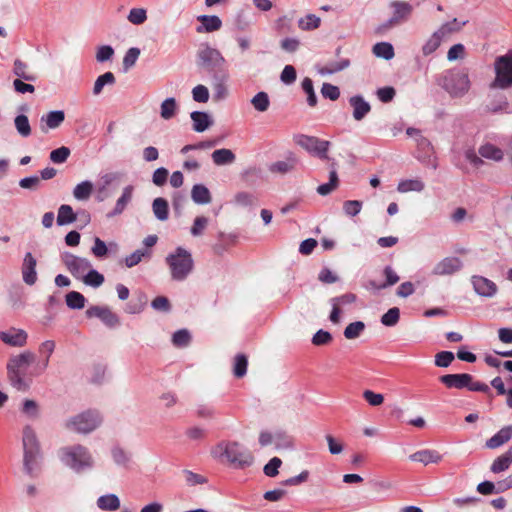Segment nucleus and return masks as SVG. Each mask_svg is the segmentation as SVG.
Masks as SVG:
<instances>
[{"label":"nucleus","mask_w":512,"mask_h":512,"mask_svg":"<svg viewBox=\"0 0 512 512\" xmlns=\"http://www.w3.org/2000/svg\"><path fill=\"white\" fill-rule=\"evenodd\" d=\"M213 455L225 459L236 469H245L254 463L252 452L237 441H221L212 451Z\"/></svg>","instance_id":"1"},{"label":"nucleus","mask_w":512,"mask_h":512,"mask_svg":"<svg viewBox=\"0 0 512 512\" xmlns=\"http://www.w3.org/2000/svg\"><path fill=\"white\" fill-rule=\"evenodd\" d=\"M35 360L31 351H24L12 356L7 362V375L11 386L18 391H27L30 387V380L26 377L27 368Z\"/></svg>","instance_id":"2"},{"label":"nucleus","mask_w":512,"mask_h":512,"mask_svg":"<svg viewBox=\"0 0 512 512\" xmlns=\"http://www.w3.org/2000/svg\"><path fill=\"white\" fill-rule=\"evenodd\" d=\"M438 84L453 98H461L471 87L469 73L466 68L449 69L442 73Z\"/></svg>","instance_id":"3"},{"label":"nucleus","mask_w":512,"mask_h":512,"mask_svg":"<svg viewBox=\"0 0 512 512\" xmlns=\"http://www.w3.org/2000/svg\"><path fill=\"white\" fill-rule=\"evenodd\" d=\"M165 262L174 281H184L194 268L192 254L180 246L166 256Z\"/></svg>","instance_id":"4"},{"label":"nucleus","mask_w":512,"mask_h":512,"mask_svg":"<svg viewBox=\"0 0 512 512\" xmlns=\"http://www.w3.org/2000/svg\"><path fill=\"white\" fill-rule=\"evenodd\" d=\"M22 445L24 470L29 476H34L37 469V460L41 456V452L35 430L30 425H26L23 428Z\"/></svg>","instance_id":"5"},{"label":"nucleus","mask_w":512,"mask_h":512,"mask_svg":"<svg viewBox=\"0 0 512 512\" xmlns=\"http://www.w3.org/2000/svg\"><path fill=\"white\" fill-rule=\"evenodd\" d=\"M62 462L76 472H81L93 466L94 461L89 450L82 445L65 447L61 450Z\"/></svg>","instance_id":"6"},{"label":"nucleus","mask_w":512,"mask_h":512,"mask_svg":"<svg viewBox=\"0 0 512 512\" xmlns=\"http://www.w3.org/2000/svg\"><path fill=\"white\" fill-rule=\"evenodd\" d=\"M102 423V416L97 410H87L66 421L65 427L77 433L88 434Z\"/></svg>","instance_id":"7"},{"label":"nucleus","mask_w":512,"mask_h":512,"mask_svg":"<svg viewBox=\"0 0 512 512\" xmlns=\"http://www.w3.org/2000/svg\"><path fill=\"white\" fill-rule=\"evenodd\" d=\"M440 382L449 389H468L473 392L489 393L490 388L487 384L474 381L473 376L467 373L446 374L439 378Z\"/></svg>","instance_id":"8"},{"label":"nucleus","mask_w":512,"mask_h":512,"mask_svg":"<svg viewBox=\"0 0 512 512\" xmlns=\"http://www.w3.org/2000/svg\"><path fill=\"white\" fill-rule=\"evenodd\" d=\"M495 78L491 89H508L512 87V51L498 56L494 62Z\"/></svg>","instance_id":"9"},{"label":"nucleus","mask_w":512,"mask_h":512,"mask_svg":"<svg viewBox=\"0 0 512 512\" xmlns=\"http://www.w3.org/2000/svg\"><path fill=\"white\" fill-rule=\"evenodd\" d=\"M466 24L467 21L458 22L456 18L450 22L442 24L439 27V29L436 30L424 43V45L422 46V54L424 56H429L432 53H434L439 48L441 42L445 37H447L451 33L460 31L462 27L465 26Z\"/></svg>","instance_id":"10"},{"label":"nucleus","mask_w":512,"mask_h":512,"mask_svg":"<svg viewBox=\"0 0 512 512\" xmlns=\"http://www.w3.org/2000/svg\"><path fill=\"white\" fill-rule=\"evenodd\" d=\"M198 64L211 76L218 69L227 68L226 60L221 52L208 44H203L197 52Z\"/></svg>","instance_id":"11"},{"label":"nucleus","mask_w":512,"mask_h":512,"mask_svg":"<svg viewBox=\"0 0 512 512\" xmlns=\"http://www.w3.org/2000/svg\"><path fill=\"white\" fill-rule=\"evenodd\" d=\"M294 141L311 155L319 159H329L328 150L331 145L329 141L305 134L296 135Z\"/></svg>","instance_id":"12"},{"label":"nucleus","mask_w":512,"mask_h":512,"mask_svg":"<svg viewBox=\"0 0 512 512\" xmlns=\"http://www.w3.org/2000/svg\"><path fill=\"white\" fill-rule=\"evenodd\" d=\"M60 258L67 271L76 279H81L92 267L91 262L87 258L77 256L68 251L62 252Z\"/></svg>","instance_id":"13"},{"label":"nucleus","mask_w":512,"mask_h":512,"mask_svg":"<svg viewBox=\"0 0 512 512\" xmlns=\"http://www.w3.org/2000/svg\"><path fill=\"white\" fill-rule=\"evenodd\" d=\"M210 77L214 99L217 101L225 99L228 95L227 83L230 77L228 68L218 69Z\"/></svg>","instance_id":"14"},{"label":"nucleus","mask_w":512,"mask_h":512,"mask_svg":"<svg viewBox=\"0 0 512 512\" xmlns=\"http://www.w3.org/2000/svg\"><path fill=\"white\" fill-rule=\"evenodd\" d=\"M89 318H99L106 326L113 328L119 324L118 316L106 306H91L86 310Z\"/></svg>","instance_id":"15"},{"label":"nucleus","mask_w":512,"mask_h":512,"mask_svg":"<svg viewBox=\"0 0 512 512\" xmlns=\"http://www.w3.org/2000/svg\"><path fill=\"white\" fill-rule=\"evenodd\" d=\"M463 262L458 257H445L439 261L432 270V274L436 276L452 275L460 271Z\"/></svg>","instance_id":"16"},{"label":"nucleus","mask_w":512,"mask_h":512,"mask_svg":"<svg viewBox=\"0 0 512 512\" xmlns=\"http://www.w3.org/2000/svg\"><path fill=\"white\" fill-rule=\"evenodd\" d=\"M28 334L25 330L19 328H10L6 331H0V340L6 345L12 347H23L26 345Z\"/></svg>","instance_id":"17"},{"label":"nucleus","mask_w":512,"mask_h":512,"mask_svg":"<svg viewBox=\"0 0 512 512\" xmlns=\"http://www.w3.org/2000/svg\"><path fill=\"white\" fill-rule=\"evenodd\" d=\"M471 282L474 291L482 297L491 298L498 291L497 285L486 277L474 275L471 277Z\"/></svg>","instance_id":"18"},{"label":"nucleus","mask_w":512,"mask_h":512,"mask_svg":"<svg viewBox=\"0 0 512 512\" xmlns=\"http://www.w3.org/2000/svg\"><path fill=\"white\" fill-rule=\"evenodd\" d=\"M393 8V15L388 20V25L393 26L406 21L413 11V7L408 2L404 1H393L390 4Z\"/></svg>","instance_id":"19"},{"label":"nucleus","mask_w":512,"mask_h":512,"mask_svg":"<svg viewBox=\"0 0 512 512\" xmlns=\"http://www.w3.org/2000/svg\"><path fill=\"white\" fill-rule=\"evenodd\" d=\"M37 261L32 253L27 252L22 264V278L27 285H34L37 281Z\"/></svg>","instance_id":"20"},{"label":"nucleus","mask_w":512,"mask_h":512,"mask_svg":"<svg viewBox=\"0 0 512 512\" xmlns=\"http://www.w3.org/2000/svg\"><path fill=\"white\" fill-rule=\"evenodd\" d=\"M349 104L353 108V118L356 121L363 120L371 111V105L361 95L350 97Z\"/></svg>","instance_id":"21"},{"label":"nucleus","mask_w":512,"mask_h":512,"mask_svg":"<svg viewBox=\"0 0 512 512\" xmlns=\"http://www.w3.org/2000/svg\"><path fill=\"white\" fill-rule=\"evenodd\" d=\"M64 120L65 113L63 110L50 111L40 119L41 130L46 132L49 129H56L64 122Z\"/></svg>","instance_id":"22"},{"label":"nucleus","mask_w":512,"mask_h":512,"mask_svg":"<svg viewBox=\"0 0 512 512\" xmlns=\"http://www.w3.org/2000/svg\"><path fill=\"white\" fill-rule=\"evenodd\" d=\"M197 20L201 23L196 27L198 33H211L220 30L222 27V21L216 15H200Z\"/></svg>","instance_id":"23"},{"label":"nucleus","mask_w":512,"mask_h":512,"mask_svg":"<svg viewBox=\"0 0 512 512\" xmlns=\"http://www.w3.org/2000/svg\"><path fill=\"white\" fill-rule=\"evenodd\" d=\"M512 438V425H507L501 428L495 435L489 438L485 446L488 449H496L510 441Z\"/></svg>","instance_id":"24"},{"label":"nucleus","mask_w":512,"mask_h":512,"mask_svg":"<svg viewBox=\"0 0 512 512\" xmlns=\"http://www.w3.org/2000/svg\"><path fill=\"white\" fill-rule=\"evenodd\" d=\"M409 458L412 461L428 465L432 463H439L442 460V455L436 450L423 449L411 454Z\"/></svg>","instance_id":"25"},{"label":"nucleus","mask_w":512,"mask_h":512,"mask_svg":"<svg viewBox=\"0 0 512 512\" xmlns=\"http://www.w3.org/2000/svg\"><path fill=\"white\" fill-rule=\"evenodd\" d=\"M190 117L193 122V130L199 133L204 132L213 124L211 116L206 112L194 111Z\"/></svg>","instance_id":"26"},{"label":"nucleus","mask_w":512,"mask_h":512,"mask_svg":"<svg viewBox=\"0 0 512 512\" xmlns=\"http://www.w3.org/2000/svg\"><path fill=\"white\" fill-rule=\"evenodd\" d=\"M478 153L482 158L493 160L495 162H500L504 158V151L492 143H485L481 145L478 149Z\"/></svg>","instance_id":"27"},{"label":"nucleus","mask_w":512,"mask_h":512,"mask_svg":"<svg viewBox=\"0 0 512 512\" xmlns=\"http://www.w3.org/2000/svg\"><path fill=\"white\" fill-rule=\"evenodd\" d=\"M512 464V445L502 455L498 456L491 464V472L498 474L509 469Z\"/></svg>","instance_id":"28"},{"label":"nucleus","mask_w":512,"mask_h":512,"mask_svg":"<svg viewBox=\"0 0 512 512\" xmlns=\"http://www.w3.org/2000/svg\"><path fill=\"white\" fill-rule=\"evenodd\" d=\"M77 220V214L73 211V208L68 204H62L58 208L57 214V225L64 226L71 224Z\"/></svg>","instance_id":"29"},{"label":"nucleus","mask_w":512,"mask_h":512,"mask_svg":"<svg viewBox=\"0 0 512 512\" xmlns=\"http://www.w3.org/2000/svg\"><path fill=\"white\" fill-rule=\"evenodd\" d=\"M350 66V60L348 58H343L337 62H328L322 67H318L317 71L320 75H331L340 71L345 70Z\"/></svg>","instance_id":"30"},{"label":"nucleus","mask_w":512,"mask_h":512,"mask_svg":"<svg viewBox=\"0 0 512 512\" xmlns=\"http://www.w3.org/2000/svg\"><path fill=\"white\" fill-rule=\"evenodd\" d=\"M97 507L102 511H116L120 508V499L116 494L102 495L97 499Z\"/></svg>","instance_id":"31"},{"label":"nucleus","mask_w":512,"mask_h":512,"mask_svg":"<svg viewBox=\"0 0 512 512\" xmlns=\"http://www.w3.org/2000/svg\"><path fill=\"white\" fill-rule=\"evenodd\" d=\"M486 110L490 113H512V108L504 95L493 99L487 106Z\"/></svg>","instance_id":"32"},{"label":"nucleus","mask_w":512,"mask_h":512,"mask_svg":"<svg viewBox=\"0 0 512 512\" xmlns=\"http://www.w3.org/2000/svg\"><path fill=\"white\" fill-rule=\"evenodd\" d=\"M191 198L196 204H208L211 202V193L203 184H195L191 190Z\"/></svg>","instance_id":"33"},{"label":"nucleus","mask_w":512,"mask_h":512,"mask_svg":"<svg viewBox=\"0 0 512 512\" xmlns=\"http://www.w3.org/2000/svg\"><path fill=\"white\" fill-rule=\"evenodd\" d=\"M111 456L117 466L128 469L131 463V453L120 446H114L111 449Z\"/></svg>","instance_id":"34"},{"label":"nucleus","mask_w":512,"mask_h":512,"mask_svg":"<svg viewBox=\"0 0 512 512\" xmlns=\"http://www.w3.org/2000/svg\"><path fill=\"white\" fill-rule=\"evenodd\" d=\"M132 192H133V187L132 186H126L123 189L122 195L117 200L116 205H115L113 211L108 214L109 217L119 215V214H121L124 211V209L126 208L127 204L132 199Z\"/></svg>","instance_id":"35"},{"label":"nucleus","mask_w":512,"mask_h":512,"mask_svg":"<svg viewBox=\"0 0 512 512\" xmlns=\"http://www.w3.org/2000/svg\"><path fill=\"white\" fill-rule=\"evenodd\" d=\"M154 216L159 221H166L169 217L168 201L162 197L155 198L152 203Z\"/></svg>","instance_id":"36"},{"label":"nucleus","mask_w":512,"mask_h":512,"mask_svg":"<svg viewBox=\"0 0 512 512\" xmlns=\"http://www.w3.org/2000/svg\"><path fill=\"white\" fill-rule=\"evenodd\" d=\"M212 160L216 165H227L231 164L235 161V154L230 150L226 148H221L215 150L212 155Z\"/></svg>","instance_id":"37"},{"label":"nucleus","mask_w":512,"mask_h":512,"mask_svg":"<svg viewBox=\"0 0 512 512\" xmlns=\"http://www.w3.org/2000/svg\"><path fill=\"white\" fill-rule=\"evenodd\" d=\"M56 344L53 340H46L39 345V353L44 356L43 364L40 371L37 374H40L46 370L49 365V359L55 350Z\"/></svg>","instance_id":"38"},{"label":"nucleus","mask_w":512,"mask_h":512,"mask_svg":"<svg viewBox=\"0 0 512 512\" xmlns=\"http://www.w3.org/2000/svg\"><path fill=\"white\" fill-rule=\"evenodd\" d=\"M93 191V184L86 180L75 186L73 189V196L75 199L79 201H84L89 199Z\"/></svg>","instance_id":"39"},{"label":"nucleus","mask_w":512,"mask_h":512,"mask_svg":"<svg viewBox=\"0 0 512 512\" xmlns=\"http://www.w3.org/2000/svg\"><path fill=\"white\" fill-rule=\"evenodd\" d=\"M81 280L88 286L97 288L100 287L105 279L104 276L92 267L84 274Z\"/></svg>","instance_id":"40"},{"label":"nucleus","mask_w":512,"mask_h":512,"mask_svg":"<svg viewBox=\"0 0 512 512\" xmlns=\"http://www.w3.org/2000/svg\"><path fill=\"white\" fill-rule=\"evenodd\" d=\"M425 185L420 179H407L399 182L397 190L401 193H407L410 191L421 192Z\"/></svg>","instance_id":"41"},{"label":"nucleus","mask_w":512,"mask_h":512,"mask_svg":"<svg viewBox=\"0 0 512 512\" xmlns=\"http://www.w3.org/2000/svg\"><path fill=\"white\" fill-rule=\"evenodd\" d=\"M66 305L70 309H82L85 306L86 299L85 297L77 291H70L65 296Z\"/></svg>","instance_id":"42"},{"label":"nucleus","mask_w":512,"mask_h":512,"mask_svg":"<svg viewBox=\"0 0 512 512\" xmlns=\"http://www.w3.org/2000/svg\"><path fill=\"white\" fill-rule=\"evenodd\" d=\"M115 82L114 74L112 72H105L96 79L93 86V94L96 96L101 94L105 85H113Z\"/></svg>","instance_id":"43"},{"label":"nucleus","mask_w":512,"mask_h":512,"mask_svg":"<svg viewBox=\"0 0 512 512\" xmlns=\"http://www.w3.org/2000/svg\"><path fill=\"white\" fill-rule=\"evenodd\" d=\"M13 73L18 77L17 79L20 80L34 81L36 79L33 74L28 72V65L19 59L14 61Z\"/></svg>","instance_id":"44"},{"label":"nucleus","mask_w":512,"mask_h":512,"mask_svg":"<svg viewBox=\"0 0 512 512\" xmlns=\"http://www.w3.org/2000/svg\"><path fill=\"white\" fill-rule=\"evenodd\" d=\"M321 24L320 17L315 14H307L298 20V26L303 31H311L317 29Z\"/></svg>","instance_id":"45"},{"label":"nucleus","mask_w":512,"mask_h":512,"mask_svg":"<svg viewBox=\"0 0 512 512\" xmlns=\"http://www.w3.org/2000/svg\"><path fill=\"white\" fill-rule=\"evenodd\" d=\"M373 53L377 57H381L385 60H390L394 57V48L392 44L388 42H379L373 46Z\"/></svg>","instance_id":"46"},{"label":"nucleus","mask_w":512,"mask_h":512,"mask_svg":"<svg viewBox=\"0 0 512 512\" xmlns=\"http://www.w3.org/2000/svg\"><path fill=\"white\" fill-rule=\"evenodd\" d=\"M251 104L253 105L254 109L258 112L267 111L270 106V100H269L268 94L263 91L258 92L251 99Z\"/></svg>","instance_id":"47"},{"label":"nucleus","mask_w":512,"mask_h":512,"mask_svg":"<svg viewBox=\"0 0 512 512\" xmlns=\"http://www.w3.org/2000/svg\"><path fill=\"white\" fill-rule=\"evenodd\" d=\"M14 125L17 132L24 138L29 137L31 135V126L29 123V119L26 115L21 114L17 115L14 119Z\"/></svg>","instance_id":"48"},{"label":"nucleus","mask_w":512,"mask_h":512,"mask_svg":"<svg viewBox=\"0 0 512 512\" xmlns=\"http://www.w3.org/2000/svg\"><path fill=\"white\" fill-rule=\"evenodd\" d=\"M248 360L244 354H238L234 358L233 374L236 378H242L247 373Z\"/></svg>","instance_id":"49"},{"label":"nucleus","mask_w":512,"mask_h":512,"mask_svg":"<svg viewBox=\"0 0 512 512\" xmlns=\"http://www.w3.org/2000/svg\"><path fill=\"white\" fill-rule=\"evenodd\" d=\"M176 109H177L176 100L172 97L167 98L161 104L160 115L163 119L169 120L175 115Z\"/></svg>","instance_id":"50"},{"label":"nucleus","mask_w":512,"mask_h":512,"mask_svg":"<svg viewBox=\"0 0 512 512\" xmlns=\"http://www.w3.org/2000/svg\"><path fill=\"white\" fill-rule=\"evenodd\" d=\"M400 319V310L398 307L390 308L385 314L381 317V323L387 327L395 326Z\"/></svg>","instance_id":"51"},{"label":"nucleus","mask_w":512,"mask_h":512,"mask_svg":"<svg viewBox=\"0 0 512 512\" xmlns=\"http://www.w3.org/2000/svg\"><path fill=\"white\" fill-rule=\"evenodd\" d=\"M365 324L362 321H355L350 323L344 329V336L347 339H356L360 336V334L364 331Z\"/></svg>","instance_id":"52"},{"label":"nucleus","mask_w":512,"mask_h":512,"mask_svg":"<svg viewBox=\"0 0 512 512\" xmlns=\"http://www.w3.org/2000/svg\"><path fill=\"white\" fill-rule=\"evenodd\" d=\"M150 254L151 253L145 249H137L125 258V265L128 268L134 267L139 264L144 257H150Z\"/></svg>","instance_id":"53"},{"label":"nucleus","mask_w":512,"mask_h":512,"mask_svg":"<svg viewBox=\"0 0 512 512\" xmlns=\"http://www.w3.org/2000/svg\"><path fill=\"white\" fill-rule=\"evenodd\" d=\"M339 185V178L338 175H335L332 173V175H329V182L321 184L317 187V193L326 196L329 195L331 192H333Z\"/></svg>","instance_id":"54"},{"label":"nucleus","mask_w":512,"mask_h":512,"mask_svg":"<svg viewBox=\"0 0 512 512\" xmlns=\"http://www.w3.org/2000/svg\"><path fill=\"white\" fill-rule=\"evenodd\" d=\"M295 168V160H285V161H277L274 162L269 170L273 173H280V174H286L290 171H292Z\"/></svg>","instance_id":"55"},{"label":"nucleus","mask_w":512,"mask_h":512,"mask_svg":"<svg viewBox=\"0 0 512 512\" xmlns=\"http://www.w3.org/2000/svg\"><path fill=\"white\" fill-rule=\"evenodd\" d=\"M302 89L307 95V103L309 106L314 107L317 104V96L314 91L313 81L306 77L302 81Z\"/></svg>","instance_id":"56"},{"label":"nucleus","mask_w":512,"mask_h":512,"mask_svg":"<svg viewBox=\"0 0 512 512\" xmlns=\"http://www.w3.org/2000/svg\"><path fill=\"white\" fill-rule=\"evenodd\" d=\"M383 274L386 278V281L384 283H381L377 287V290L385 289L387 287L395 285L399 281V276L394 271V269L391 266H386L383 270Z\"/></svg>","instance_id":"57"},{"label":"nucleus","mask_w":512,"mask_h":512,"mask_svg":"<svg viewBox=\"0 0 512 512\" xmlns=\"http://www.w3.org/2000/svg\"><path fill=\"white\" fill-rule=\"evenodd\" d=\"M127 19L134 25H141L147 20V11L144 8H132Z\"/></svg>","instance_id":"58"},{"label":"nucleus","mask_w":512,"mask_h":512,"mask_svg":"<svg viewBox=\"0 0 512 512\" xmlns=\"http://www.w3.org/2000/svg\"><path fill=\"white\" fill-rule=\"evenodd\" d=\"M191 341V335L188 330L181 329L172 336V343L176 347H186Z\"/></svg>","instance_id":"59"},{"label":"nucleus","mask_w":512,"mask_h":512,"mask_svg":"<svg viewBox=\"0 0 512 512\" xmlns=\"http://www.w3.org/2000/svg\"><path fill=\"white\" fill-rule=\"evenodd\" d=\"M140 55V49L136 47H132L127 50L123 58V67L127 71L131 67H133Z\"/></svg>","instance_id":"60"},{"label":"nucleus","mask_w":512,"mask_h":512,"mask_svg":"<svg viewBox=\"0 0 512 512\" xmlns=\"http://www.w3.org/2000/svg\"><path fill=\"white\" fill-rule=\"evenodd\" d=\"M70 155V149L68 147L62 146L60 148L54 149L50 153V160L53 163L61 164L64 163Z\"/></svg>","instance_id":"61"},{"label":"nucleus","mask_w":512,"mask_h":512,"mask_svg":"<svg viewBox=\"0 0 512 512\" xmlns=\"http://www.w3.org/2000/svg\"><path fill=\"white\" fill-rule=\"evenodd\" d=\"M455 356L450 351H441L435 355V365L437 367H448L454 360Z\"/></svg>","instance_id":"62"},{"label":"nucleus","mask_w":512,"mask_h":512,"mask_svg":"<svg viewBox=\"0 0 512 512\" xmlns=\"http://www.w3.org/2000/svg\"><path fill=\"white\" fill-rule=\"evenodd\" d=\"M196 416L202 419H212L215 416V409L212 405L201 403L196 406Z\"/></svg>","instance_id":"63"},{"label":"nucleus","mask_w":512,"mask_h":512,"mask_svg":"<svg viewBox=\"0 0 512 512\" xmlns=\"http://www.w3.org/2000/svg\"><path fill=\"white\" fill-rule=\"evenodd\" d=\"M208 218L205 216H198L194 219V223L191 227V234L194 237L200 236L203 234L204 230L208 225Z\"/></svg>","instance_id":"64"}]
</instances>
